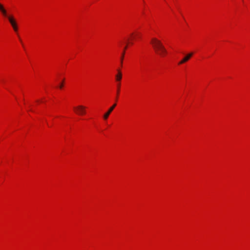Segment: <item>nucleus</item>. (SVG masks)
<instances>
[{"label":"nucleus","instance_id":"nucleus-8","mask_svg":"<svg viewBox=\"0 0 250 250\" xmlns=\"http://www.w3.org/2000/svg\"><path fill=\"white\" fill-rule=\"evenodd\" d=\"M12 26L14 29V30L15 31V32H17L18 31V27H17V22L13 25H12Z\"/></svg>","mask_w":250,"mask_h":250},{"label":"nucleus","instance_id":"nucleus-4","mask_svg":"<svg viewBox=\"0 0 250 250\" xmlns=\"http://www.w3.org/2000/svg\"><path fill=\"white\" fill-rule=\"evenodd\" d=\"M116 104L115 103L112 106H111L109 108L108 111L104 115V120H107V118H108L109 115L112 112V111L113 110V109L116 107Z\"/></svg>","mask_w":250,"mask_h":250},{"label":"nucleus","instance_id":"nucleus-3","mask_svg":"<svg viewBox=\"0 0 250 250\" xmlns=\"http://www.w3.org/2000/svg\"><path fill=\"white\" fill-rule=\"evenodd\" d=\"M76 113L80 115L84 114L85 113V107L83 105H79L74 107Z\"/></svg>","mask_w":250,"mask_h":250},{"label":"nucleus","instance_id":"nucleus-1","mask_svg":"<svg viewBox=\"0 0 250 250\" xmlns=\"http://www.w3.org/2000/svg\"><path fill=\"white\" fill-rule=\"evenodd\" d=\"M155 52L161 57L164 56L167 51L162 42L156 38H152L150 42Z\"/></svg>","mask_w":250,"mask_h":250},{"label":"nucleus","instance_id":"nucleus-6","mask_svg":"<svg viewBox=\"0 0 250 250\" xmlns=\"http://www.w3.org/2000/svg\"><path fill=\"white\" fill-rule=\"evenodd\" d=\"M115 77L116 81L118 83H120L122 78V74L120 70H118V73L116 75Z\"/></svg>","mask_w":250,"mask_h":250},{"label":"nucleus","instance_id":"nucleus-9","mask_svg":"<svg viewBox=\"0 0 250 250\" xmlns=\"http://www.w3.org/2000/svg\"><path fill=\"white\" fill-rule=\"evenodd\" d=\"M120 85H121L120 83H118V84H117V96L119 94Z\"/></svg>","mask_w":250,"mask_h":250},{"label":"nucleus","instance_id":"nucleus-7","mask_svg":"<svg viewBox=\"0 0 250 250\" xmlns=\"http://www.w3.org/2000/svg\"><path fill=\"white\" fill-rule=\"evenodd\" d=\"M126 48H127V46H125V47L124 48V50L123 52L122 53V55H121V65H122V64H123V61L124 57L125 54V49Z\"/></svg>","mask_w":250,"mask_h":250},{"label":"nucleus","instance_id":"nucleus-2","mask_svg":"<svg viewBox=\"0 0 250 250\" xmlns=\"http://www.w3.org/2000/svg\"><path fill=\"white\" fill-rule=\"evenodd\" d=\"M0 11L2 13L3 16L8 19L11 25L16 23V21L14 17L12 16H10L7 14L6 10L4 9L3 5L0 3Z\"/></svg>","mask_w":250,"mask_h":250},{"label":"nucleus","instance_id":"nucleus-10","mask_svg":"<svg viewBox=\"0 0 250 250\" xmlns=\"http://www.w3.org/2000/svg\"><path fill=\"white\" fill-rule=\"evenodd\" d=\"M62 87H63V84H62H62L60 85V88H62Z\"/></svg>","mask_w":250,"mask_h":250},{"label":"nucleus","instance_id":"nucleus-5","mask_svg":"<svg viewBox=\"0 0 250 250\" xmlns=\"http://www.w3.org/2000/svg\"><path fill=\"white\" fill-rule=\"evenodd\" d=\"M193 54V53L192 52L188 53L180 62H179L178 64H181L187 62L192 56Z\"/></svg>","mask_w":250,"mask_h":250},{"label":"nucleus","instance_id":"nucleus-11","mask_svg":"<svg viewBox=\"0 0 250 250\" xmlns=\"http://www.w3.org/2000/svg\"><path fill=\"white\" fill-rule=\"evenodd\" d=\"M131 36H133V33H132V34H131Z\"/></svg>","mask_w":250,"mask_h":250}]
</instances>
